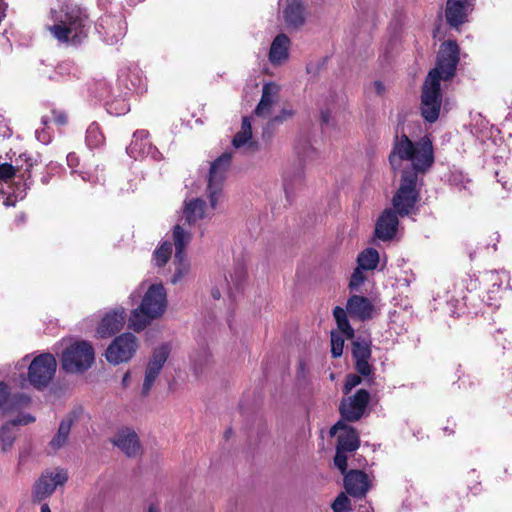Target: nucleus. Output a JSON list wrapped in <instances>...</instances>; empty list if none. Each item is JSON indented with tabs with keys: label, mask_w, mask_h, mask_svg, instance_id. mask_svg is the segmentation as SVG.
I'll list each match as a JSON object with an SVG mask.
<instances>
[{
	"label": "nucleus",
	"mask_w": 512,
	"mask_h": 512,
	"mask_svg": "<svg viewBox=\"0 0 512 512\" xmlns=\"http://www.w3.org/2000/svg\"><path fill=\"white\" fill-rule=\"evenodd\" d=\"M365 271L366 270L360 268L359 266L356 267L349 283V286L352 290H358L359 287L365 282L367 278Z\"/></svg>",
	"instance_id": "36"
},
{
	"label": "nucleus",
	"mask_w": 512,
	"mask_h": 512,
	"mask_svg": "<svg viewBox=\"0 0 512 512\" xmlns=\"http://www.w3.org/2000/svg\"><path fill=\"white\" fill-rule=\"evenodd\" d=\"M334 512H339V511H334ZM340 512H349V511H340Z\"/></svg>",
	"instance_id": "52"
},
{
	"label": "nucleus",
	"mask_w": 512,
	"mask_h": 512,
	"mask_svg": "<svg viewBox=\"0 0 512 512\" xmlns=\"http://www.w3.org/2000/svg\"><path fill=\"white\" fill-rule=\"evenodd\" d=\"M374 312L375 307L368 298L354 295L348 299L346 310L341 307H335L333 315L339 331L350 339L354 336V330L349 324L347 313L352 318L365 321L371 319Z\"/></svg>",
	"instance_id": "4"
},
{
	"label": "nucleus",
	"mask_w": 512,
	"mask_h": 512,
	"mask_svg": "<svg viewBox=\"0 0 512 512\" xmlns=\"http://www.w3.org/2000/svg\"><path fill=\"white\" fill-rule=\"evenodd\" d=\"M129 380H130V373L127 372V373L124 374L123 379H122L123 385L127 386L128 383H129Z\"/></svg>",
	"instance_id": "47"
},
{
	"label": "nucleus",
	"mask_w": 512,
	"mask_h": 512,
	"mask_svg": "<svg viewBox=\"0 0 512 512\" xmlns=\"http://www.w3.org/2000/svg\"><path fill=\"white\" fill-rule=\"evenodd\" d=\"M232 154L224 152L210 165L206 194L212 209H217L223 197V185L231 165Z\"/></svg>",
	"instance_id": "6"
},
{
	"label": "nucleus",
	"mask_w": 512,
	"mask_h": 512,
	"mask_svg": "<svg viewBox=\"0 0 512 512\" xmlns=\"http://www.w3.org/2000/svg\"><path fill=\"white\" fill-rule=\"evenodd\" d=\"M230 280L225 275L217 281L216 286L212 289L211 295L214 299H219L222 293L232 294L233 289H238L246 277L243 267L235 268L233 273L229 274Z\"/></svg>",
	"instance_id": "23"
},
{
	"label": "nucleus",
	"mask_w": 512,
	"mask_h": 512,
	"mask_svg": "<svg viewBox=\"0 0 512 512\" xmlns=\"http://www.w3.org/2000/svg\"><path fill=\"white\" fill-rule=\"evenodd\" d=\"M49 121H50V119H48V118H46V117H43V118H42V123H43V125H45V126L49 123Z\"/></svg>",
	"instance_id": "51"
},
{
	"label": "nucleus",
	"mask_w": 512,
	"mask_h": 512,
	"mask_svg": "<svg viewBox=\"0 0 512 512\" xmlns=\"http://www.w3.org/2000/svg\"><path fill=\"white\" fill-rule=\"evenodd\" d=\"M378 263L379 253L373 248L365 249L358 255L357 258V266L367 271L376 269Z\"/></svg>",
	"instance_id": "30"
},
{
	"label": "nucleus",
	"mask_w": 512,
	"mask_h": 512,
	"mask_svg": "<svg viewBox=\"0 0 512 512\" xmlns=\"http://www.w3.org/2000/svg\"><path fill=\"white\" fill-rule=\"evenodd\" d=\"M125 321L126 313L124 308L119 307L107 312L97 327L98 336L105 338L115 334L123 328Z\"/></svg>",
	"instance_id": "18"
},
{
	"label": "nucleus",
	"mask_w": 512,
	"mask_h": 512,
	"mask_svg": "<svg viewBox=\"0 0 512 512\" xmlns=\"http://www.w3.org/2000/svg\"><path fill=\"white\" fill-rule=\"evenodd\" d=\"M35 421V418L30 414H20L17 418L4 423L0 427V449L3 453L9 452L15 443L16 426L28 425Z\"/></svg>",
	"instance_id": "17"
},
{
	"label": "nucleus",
	"mask_w": 512,
	"mask_h": 512,
	"mask_svg": "<svg viewBox=\"0 0 512 512\" xmlns=\"http://www.w3.org/2000/svg\"><path fill=\"white\" fill-rule=\"evenodd\" d=\"M56 367V359L52 354H40L30 362L27 380L33 387L42 389L53 379Z\"/></svg>",
	"instance_id": "8"
},
{
	"label": "nucleus",
	"mask_w": 512,
	"mask_h": 512,
	"mask_svg": "<svg viewBox=\"0 0 512 512\" xmlns=\"http://www.w3.org/2000/svg\"><path fill=\"white\" fill-rule=\"evenodd\" d=\"M68 480L64 469H55L44 473L34 485L33 496L41 501L49 497L58 486H63Z\"/></svg>",
	"instance_id": "13"
},
{
	"label": "nucleus",
	"mask_w": 512,
	"mask_h": 512,
	"mask_svg": "<svg viewBox=\"0 0 512 512\" xmlns=\"http://www.w3.org/2000/svg\"><path fill=\"white\" fill-rule=\"evenodd\" d=\"M232 144L235 148H251L253 146L252 141V127L250 118L244 117L240 131L234 136Z\"/></svg>",
	"instance_id": "29"
},
{
	"label": "nucleus",
	"mask_w": 512,
	"mask_h": 512,
	"mask_svg": "<svg viewBox=\"0 0 512 512\" xmlns=\"http://www.w3.org/2000/svg\"><path fill=\"white\" fill-rule=\"evenodd\" d=\"M353 357L356 361L369 360L371 349L368 343L355 341L352 349Z\"/></svg>",
	"instance_id": "33"
},
{
	"label": "nucleus",
	"mask_w": 512,
	"mask_h": 512,
	"mask_svg": "<svg viewBox=\"0 0 512 512\" xmlns=\"http://www.w3.org/2000/svg\"><path fill=\"white\" fill-rule=\"evenodd\" d=\"M361 383L360 376L356 374H350L347 376L344 384V392L348 394L354 387Z\"/></svg>",
	"instance_id": "40"
},
{
	"label": "nucleus",
	"mask_w": 512,
	"mask_h": 512,
	"mask_svg": "<svg viewBox=\"0 0 512 512\" xmlns=\"http://www.w3.org/2000/svg\"><path fill=\"white\" fill-rule=\"evenodd\" d=\"M191 362L193 363L194 369L198 370L204 365H207L210 362V354L206 349H202L193 353L190 357Z\"/></svg>",
	"instance_id": "34"
},
{
	"label": "nucleus",
	"mask_w": 512,
	"mask_h": 512,
	"mask_svg": "<svg viewBox=\"0 0 512 512\" xmlns=\"http://www.w3.org/2000/svg\"><path fill=\"white\" fill-rule=\"evenodd\" d=\"M15 175V169L10 164L0 165V179L9 180Z\"/></svg>",
	"instance_id": "42"
},
{
	"label": "nucleus",
	"mask_w": 512,
	"mask_h": 512,
	"mask_svg": "<svg viewBox=\"0 0 512 512\" xmlns=\"http://www.w3.org/2000/svg\"><path fill=\"white\" fill-rule=\"evenodd\" d=\"M394 170L404 168L398 190L392 199L395 212L407 216L419 200L418 175L425 173L433 164V147L429 138L413 143L406 135L397 137L389 157Z\"/></svg>",
	"instance_id": "1"
},
{
	"label": "nucleus",
	"mask_w": 512,
	"mask_h": 512,
	"mask_svg": "<svg viewBox=\"0 0 512 512\" xmlns=\"http://www.w3.org/2000/svg\"><path fill=\"white\" fill-rule=\"evenodd\" d=\"M55 23L49 31L59 42L78 44L87 36L88 18L78 6L67 7L54 15Z\"/></svg>",
	"instance_id": "3"
},
{
	"label": "nucleus",
	"mask_w": 512,
	"mask_h": 512,
	"mask_svg": "<svg viewBox=\"0 0 512 512\" xmlns=\"http://www.w3.org/2000/svg\"><path fill=\"white\" fill-rule=\"evenodd\" d=\"M36 138L43 144H47L51 140L49 133H47L45 129L36 130Z\"/></svg>",
	"instance_id": "45"
},
{
	"label": "nucleus",
	"mask_w": 512,
	"mask_h": 512,
	"mask_svg": "<svg viewBox=\"0 0 512 512\" xmlns=\"http://www.w3.org/2000/svg\"><path fill=\"white\" fill-rule=\"evenodd\" d=\"M138 347V339L134 334L130 332L123 333L108 346L105 353L106 360L113 365L126 363L133 358Z\"/></svg>",
	"instance_id": "9"
},
{
	"label": "nucleus",
	"mask_w": 512,
	"mask_h": 512,
	"mask_svg": "<svg viewBox=\"0 0 512 512\" xmlns=\"http://www.w3.org/2000/svg\"><path fill=\"white\" fill-rule=\"evenodd\" d=\"M355 368L362 376H369L372 373V366L369 364L368 360L356 361Z\"/></svg>",
	"instance_id": "41"
},
{
	"label": "nucleus",
	"mask_w": 512,
	"mask_h": 512,
	"mask_svg": "<svg viewBox=\"0 0 512 512\" xmlns=\"http://www.w3.org/2000/svg\"><path fill=\"white\" fill-rule=\"evenodd\" d=\"M333 511H350V500L345 493H340L332 504Z\"/></svg>",
	"instance_id": "38"
},
{
	"label": "nucleus",
	"mask_w": 512,
	"mask_h": 512,
	"mask_svg": "<svg viewBox=\"0 0 512 512\" xmlns=\"http://www.w3.org/2000/svg\"><path fill=\"white\" fill-rule=\"evenodd\" d=\"M95 360L93 346L84 340L71 343L61 355V366L68 373L78 374L88 370Z\"/></svg>",
	"instance_id": "5"
},
{
	"label": "nucleus",
	"mask_w": 512,
	"mask_h": 512,
	"mask_svg": "<svg viewBox=\"0 0 512 512\" xmlns=\"http://www.w3.org/2000/svg\"><path fill=\"white\" fill-rule=\"evenodd\" d=\"M214 209L206 205V202L201 198H192L190 200H186L184 202L183 207V218L185 220V223L182 225V227H185L186 224L189 226L196 224L198 221L211 218L212 211ZM181 226V224H179ZM187 230H189L187 228Z\"/></svg>",
	"instance_id": "16"
},
{
	"label": "nucleus",
	"mask_w": 512,
	"mask_h": 512,
	"mask_svg": "<svg viewBox=\"0 0 512 512\" xmlns=\"http://www.w3.org/2000/svg\"><path fill=\"white\" fill-rule=\"evenodd\" d=\"M347 451H344V450H341L339 448H337V452H336V455H335V458H334V463H335V466L342 472L344 473L347 469V456H346V453Z\"/></svg>",
	"instance_id": "39"
},
{
	"label": "nucleus",
	"mask_w": 512,
	"mask_h": 512,
	"mask_svg": "<svg viewBox=\"0 0 512 512\" xmlns=\"http://www.w3.org/2000/svg\"><path fill=\"white\" fill-rule=\"evenodd\" d=\"M442 94L440 81L435 78V72L429 73L422 88L421 114L430 123L435 122L440 114Z\"/></svg>",
	"instance_id": "7"
},
{
	"label": "nucleus",
	"mask_w": 512,
	"mask_h": 512,
	"mask_svg": "<svg viewBox=\"0 0 512 512\" xmlns=\"http://www.w3.org/2000/svg\"><path fill=\"white\" fill-rule=\"evenodd\" d=\"M344 485L347 493L354 497L364 496L369 489L367 475L360 470L348 472L344 478Z\"/></svg>",
	"instance_id": "25"
},
{
	"label": "nucleus",
	"mask_w": 512,
	"mask_h": 512,
	"mask_svg": "<svg viewBox=\"0 0 512 512\" xmlns=\"http://www.w3.org/2000/svg\"><path fill=\"white\" fill-rule=\"evenodd\" d=\"M172 238L175 246L174 261L176 268L171 281L176 284L184 278L190 270V264L185 256V248L192 239V233L190 230L180 225H175L172 231Z\"/></svg>",
	"instance_id": "10"
},
{
	"label": "nucleus",
	"mask_w": 512,
	"mask_h": 512,
	"mask_svg": "<svg viewBox=\"0 0 512 512\" xmlns=\"http://www.w3.org/2000/svg\"><path fill=\"white\" fill-rule=\"evenodd\" d=\"M306 6L302 0H288L283 9V18L287 26L299 28L306 20Z\"/></svg>",
	"instance_id": "24"
},
{
	"label": "nucleus",
	"mask_w": 512,
	"mask_h": 512,
	"mask_svg": "<svg viewBox=\"0 0 512 512\" xmlns=\"http://www.w3.org/2000/svg\"><path fill=\"white\" fill-rule=\"evenodd\" d=\"M338 431H341V433L338 435L337 448L352 452L359 447L358 435L352 427L346 425L343 421H338L330 429V434L335 435Z\"/></svg>",
	"instance_id": "22"
},
{
	"label": "nucleus",
	"mask_w": 512,
	"mask_h": 512,
	"mask_svg": "<svg viewBox=\"0 0 512 512\" xmlns=\"http://www.w3.org/2000/svg\"><path fill=\"white\" fill-rule=\"evenodd\" d=\"M170 352L171 346L168 343L161 344L153 350L152 356L145 369V376L142 385L143 395H147L150 392L162 368L164 367Z\"/></svg>",
	"instance_id": "12"
},
{
	"label": "nucleus",
	"mask_w": 512,
	"mask_h": 512,
	"mask_svg": "<svg viewBox=\"0 0 512 512\" xmlns=\"http://www.w3.org/2000/svg\"><path fill=\"white\" fill-rule=\"evenodd\" d=\"M148 132L140 130L134 133L130 145L127 147L128 154L138 159L140 157L151 155L154 157L156 149L152 147L151 143L147 140Z\"/></svg>",
	"instance_id": "26"
},
{
	"label": "nucleus",
	"mask_w": 512,
	"mask_h": 512,
	"mask_svg": "<svg viewBox=\"0 0 512 512\" xmlns=\"http://www.w3.org/2000/svg\"><path fill=\"white\" fill-rule=\"evenodd\" d=\"M68 165L73 167L77 163V157L74 153H70L67 156Z\"/></svg>",
	"instance_id": "46"
},
{
	"label": "nucleus",
	"mask_w": 512,
	"mask_h": 512,
	"mask_svg": "<svg viewBox=\"0 0 512 512\" xmlns=\"http://www.w3.org/2000/svg\"><path fill=\"white\" fill-rule=\"evenodd\" d=\"M41 512H51L50 507L48 506V504H46V503L42 504Z\"/></svg>",
	"instance_id": "48"
},
{
	"label": "nucleus",
	"mask_w": 512,
	"mask_h": 512,
	"mask_svg": "<svg viewBox=\"0 0 512 512\" xmlns=\"http://www.w3.org/2000/svg\"><path fill=\"white\" fill-rule=\"evenodd\" d=\"M72 421L70 416L61 421L56 435L49 442V450L51 452H56L67 444Z\"/></svg>",
	"instance_id": "28"
},
{
	"label": "nucleus",
	"mask_w": 512,
	"mask_h": 512,
	"mask_svg": "<svg viewBox=\"0 0 512 512\" xmlns=\"http://www.w3.org/2000/svg\"><path fill=\"white\" fill-rule=\"evenodd\" d=\"M147 512H157V508L154 505H150L148 507V511Z\"/></svg>",
	"instance_id": "49"
},
{
	"label": "nucleus",
	"mask_w": 512,
	"mask_h": 512,
	"mask_svg": "<svg viewBox=\"0 0 512 512\" xmlns=\"http://www.w3.org/2000/svg\"><path fill=\"white\" fill-rule=\"evenodd\" d=\"M370 395L364 390H358L354 396L342 400L340 404V413L345 420L357 421L359 420L369 402Z\"/></svg>",
	"instance_id": "14"
},
{
	"label": "nucleus",
	"mask_w": 512,
	"mask_h": 512,
	"mask_svg": "<svg viewBox=\"0 0 512 512\" xmlns=\"http://www.w3.org/2000/svg\"><path fill=\"white\" fill-rule=\"evenodd\" d=\"M343 347H344V339L343 337L337 333L332 332L331 333V353L332 356L337 358L340 357L343 353Z\"/></svg>",
	"instance_id": "35"
},
{
	"label": "nucleus",
	"mask_w": 512,
	"mask_h": 512,
	"mask_svg": "<svg viewBox=\"0 0 512 512\" xmlns=\"http://www.w3.org/2000/svg\"><path fill=\"white\" fill-rule=\"evenodd\" d=\"M8 387L4 382H0V409H3L4 412L7 411L5 404L8 401Z\"/></svg>",
	"instance_id": "43"
},
{
	"label": "nucleus",
	"mask_w": 512,
	"mask_h": 512,
	"mask_svg": "<svg viewBox=\"0 0 512 512\" xmlns=\"http://www.w3.org/2000/svg\"><path fill=\"white\" fill-rule=\"evenodd\" d=\"M112 442L129 457L136 456L140 453L141 446L138 436L131 428L126 427L118 430Z\"/></svg>",
	"instance_id": "19"
},
{
	"label": "nucleus",
	"mask_w": 512,
	"mask_h": 512,
	"mask_svg": "<svg viewBox=\"0 0 512 512\" xmlns=\"http://www.w3.org/2000/svg\"><path fill=\"white\" fill-rule=\"evenodd\" d=\"M294 116V110L291 108H283L277 115L270 119L271 125L282 124Z\"/></svg>",
	"instance_id": "37"
},
{
	"label": "nucleus",
	"mask_w": 512,
	"mask_h": 512,
	"mask_svg": "<svg viewBox=\"0 0 512 512\" xmlns=\"http://www.w3.org/2000/svg\"><path fill=\"white\" fill-rule=\"evenodd\" d=\"M459 61V48L456 42H444L438 53L436 67L429 73L435 72V78L438 81L449 80L454 74Z\"/></svg>",
	"instance_id": "11"
},
{
	"label": "nucleus",
	"mask_w": 512,
	"mask_h": 512,
	"mask_svg": "<svg viewBox=\"0 0 512 512\" xmlns=\"http://www.w3.org/2000/svg\"><path fill=\"white\" fill-rule=\"evenodd\" d=\"M472 10L470 0H447L445 17L452 27H458L467 20Z\"/></svg>",
	"instance_id": "21"
},
{
	"label": "nucleus",
	"mask_w": 512,
	"mask_h": 512,
	"mask_svg": "<svg viewBox=\"0 0 512 512\" xmlns=\"http://www.w3.org/2000/svg\"><path fill=\"white\" fill-rule=\"evenodd\" d=\"M398 214L392 209H385L377 220L375 234L383 241L391 240L398 228Z\"/></svg>",
	"instance_id": "20"
},
{
	"label": "nucleus",
	"mask_w": 512,
	"mask_h": 512,
	"mask_svg": "<svg viewBox=\"0 0 512 512\" xmlns=\"http://www.w3.org/2000/svg\"><path fill=\"white\" fill-rule=\"evenodd\" d=\"M290 39L285 34H279L273 40L270 51L269 61L273 65H281L289 56Z\"/></svg>",
	"instance_id": "27"
},
{
	"label": "nucleus",
	"mask_w": 512,
	"mask_h": 512,
	"mask_svg": "<svg viewBox=\"0 0 512 512\" xmlns=\"http://www.w3.org/2000/svg\"><path fill=\"white\" fill-rule=\"evenodd\" d=\"M171 254H172V244L169 241H164L154 251L155 265L158 267L164 266L170 259Z\"/></svg>",
	"instance_id": "31"
},
{
	"label": "nucleus",
	"mask_w": 512,
	"mask_h": 512,
	"mask_svg": "<svg viewBox=\"0 0 512 512\" xmlns=\"http://www.w3.org/2000/svg\"><path fill=\"white\" fill-rule=\"evenodd\" d=\"M375 86H376V88H377V91H378L379 93H381V92H382V85H381V83H378V82H377V83H375Z\"/></svg>",
	"instance_id": "50"
},
{
	"label": "nucleus",
	"mask_w": 512,
	"mask_h": 512,
	"mask_svg": "<svg viewBox=\"0 0 512 512\" xmlns=\"http://www.w3.org/2000/svg\"><path fill=\"white\" fill-rule=\"evenodd\" d=\"M53 118L52 120L57 123L58 125H64L67 123V116L64 112L61 111H53L52 112Z\"/></svg>",
	"instance_id": "44"
},
{
	"label": "nucleus",
	"mask_w": 512,
	"mask_h": 512,
	"mask_svg": "<svg viewBox=\"0 0 512 512\" xmlns=\"http://www.w3.org/2000/svg\"><path fill=\"white\" fill-rule=\"evenodd\" d=\"M281 86L275 82L265 83L262 87L261 99L254 110L257 117H270L273 108L280 100Z\"/></svg>",
	"instance_id": "15"
},
{
	"label": "nucleus",
	"mask_w": 512,
	"mask_h": 512,
	"mask_svg": "<svg viewBox=\"0 0 512 512\" xmlns=\"http://www.w3.org/2000/svg\"><path fill=\"white\" fill-rule=\"evenodd\" d=\"M167 293L162 284H151L145 291L140 305L131 311L128 327L140 332L152 321L163 316L167 308Z\"/></svg>",
	"instance_id": "2"
},
{
	"label": "nucleus",
	"mask_w": 512,
	"mask_h": 512,
	"mask_svg": "<svg viewBox=\"0 0 512 512\" xmlns=\"http://www.w3.org/2000/svg\"><path fill=\"white\" fill-rule=\"evenodd\" d=\"M103 135L99 129V126L95 123H92L86 132V141L90 147H97L103 142Z\"/></svg>",
	"instance_id": "32"
}]
</instances>
